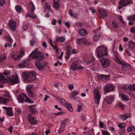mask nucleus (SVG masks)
I'll return each instance as SVG.
<instances>
[{
  "label": "nucleus",
  "instance_id": "f704fd0d",
  "mask_svg": "<svg viewBox=\"0 0 135 135\" xmlns=\"http://www.w3.org/2000/svg\"><path fill=\"white\" fill-rule=\"evenodd\" d=\"M129 90L130 91L135 90V84H134L132 85H130L128 87Z\"/></svg>",
  "mask_w": 135,
  "mask_h": 135
},
{
  "label": "nucleus",
  "instance_id": "603ef678",
  "mask_svg": "<svg viewBox=\"0 0 135 135\" xmlns=\"http://www.w3.org/2000/svg\"><path fill=\"white\" fill-rule=\"evenodd\" d=\"M89 9L90 11H91V12L93 13H94L96 12V10L94 9V8L93 7H90L89 8Z\"/></svg>",
  "mask_w": 135,
  "mask_h": 135
},
{
  "label": "nucleus",
  "instance_id": "e2e57ef3",
  "mask_svg": "<svg viewBox=\"0 0 135 135\" xmlns=\"http://www.w3.org/2000/svg\"><path fill=\"white\" fill-rule=\"evenodd\" d=\"M4 96L5 97H9V91L6 90L5 91V94H4Z\"/></svg>",
  "mask_w": 135,
  "mask_h": 135
},
{
  "label": "nucleus",
  "instance_id": "393cba45",
  "mask_svg": "<svg viewBox=\"0 0 135 135\" xmlns=\"http://www.w3.org/2000/svg\"><path fill=\"white\" fill-rule=\"evenodd\" d=\"M107 16V13L104 10L100 11L99 12V17L104 18L105 17Z\"/></svg>",
  "mask_w": 135,
  "mask_h": 135
},
{
  "label": "nucleus",
  "instance_id": "864d4df0",
  "mask_svg": "<svg viewBox=\"0 0 135 135\" xmlns=\"http://www.w3.org/2000/svg\"><path fill=\"white\" fill-rule=\"evenodd\" d=\"M10 71L9 70H6L3 72V74L5 75H7L10 73Z\"/></svg>",
  "mask_w": 135,
  "mask_h": 135
},
{
  "label": "nucleus",
  "instance_id": "de8ad7c7",
  "mask_svg": "<svg viewBox=\"0 0 135 135\" xmlns=\"http://www.w3.org/2000/svg\"><path fill=\"white\" fill-rule=\"evenodd\" d=\"M80 119L83 122H85L86 121L85 116L83 115H81L80 117Z\"/></svg>",
  "mask_w": 135,
  "mask_h": 135
},
{
  "label": "nucleus",
  "instance_id": "bb28decb",
  "mask_svg": "<svg viewBox=\"0 0 135 135\" xmlns=\"http://www.w3.org/2000/svg\"><path fill=\"white\" fill-rule=\"evenodd\" d=\"M114 60L117 63L120 65H122L124 63L123 62L120 61V59L117 56H115L113 58Z\"/></svg>",
  "mask_w": 135,
  "mask_h": 135
},
{
  "label": "nucleus",
  "instance_id": "ea45409f",
  "mask_svg": "<svg viewBox=\"0 0 135 135\" xmlns=\"http://www.w3.org/2000/svg\"><path fill=\"white\" fill-rule=\"evenodd\" d=\"M6 79L4 77L2 73H0V81L1 82H4Z\"/></svg>",
  "mask_w": 135,
  "mask_h": 135
},
{
  "label": "nucleus",
  "instance_id": "58836bf2",
  "mask_svg": "<svg viewBox=\"0 0 135 135\" xmlns=\"http://www.w3.org/2000/svg\"><path fill=\"white\" fill-rule=\"evenodd\" d=\"M118 18L119 19V20L120 21L122 22V23L124 25H126V22H124L123 21V18H122V16L120 15H119L118 16Z\"/></svg>",
  "mask_w": 135,
  "mask_h": 135
},
{
  "label": "nucleus",
  "instance_id": "b1692460",
  "mask_svg": "<svg viewBox=\"0 0 135 135\" xmlns=\"http://www.w3.org/2000/svg\"><path fill=\"white\" fill-rule=\"evenodd\" d=\"M128 48L133 51V49L135 48V43L132 41H130L129 42Z\"/></svg>",
  "mask_w": 135,
  "mask_h": 135
},
{
  "label": "nucleus",
  "instance_id": "f257e3e1",
  "mask_svg": "<svg viewBox=\"0 0 135 135\" xmlns=\"http://www.w3.org/2000/svg\"><path fill=\"white\" fill-rule=\"evenodd\" d=\"M40 50V48H36L29 55L30 60L37 59L35 64L37 68L40 71L41 70L44 68V67L41 66L40 61L43 60L45 58L44 56L41 53Z\"/></svg>",
  "mask_w": 135,
  "mask_h": 135
},
{
  "label": "nucleus",
  "instance_id": "69168bd1",
  "mask_svg": "<svg viewBox=\"0 0 135 135\" xmlns=\"http://www.w3.org/2000/svg\"><path fill=\"white\" fill-rule=\"evenodd\" d=\"M82 110V108L81 106L80 105H78V109L76 110L78 112H80Z\"/></svg>",
  "mask_w": 135,
  "mask_h": 135
},
{
  "label": "nucleus",
  "instance_id": "473e14b6",
  "mask_svg": "<svg viewBox=\"0 0 135 135\" xmlns=\"http://www.w3.org/2000/svg\"><path fill=\"white\" fill-rule=\"evenodd\" d=\"M118 127L122 131V133H124L125 131V127L122 123H120L118 125Z\"/></svg>",
  "mask_w": 135,
  "mask_h": 135
},
{
  "label": "nucleus",
  "instance_id": "aec40b11",
  "mask_svg": "<svg viewBox=\"0 0 135 135\" xmlns=\"http://www.w3.org/2000/svg\"><path fill=\"white\" fill-rule=\"evenodd\" d=\"M28 7L30 9V12L33 13L35 10V6L31 1L29 2L28 4Z\"/></svg>",
  "mask_w": 135,
  "mask_h": 135
},
{
  "label": "nucleus",
  "instance_id": "3c124183",
  "mask_svg": "<svg viewBox=\"0 0 135 135\" xmlns=\"http://www.w3.org/2000/svg\"><path fill=\"white\" fill-rule=\"evenodd\" d=\"M10 43H12L13 42V40L10 36H7L5 38Z\"/></svg>",
  "mask_w": 135,
  "mask_h": 135
},
{
  "label": "nucleus",
  "instance_id": "39448f33",
  "mask_svg": "<svg viewBox=\"0 0 135 135\" xmlns=\"http://www.w3.org/2000/svg\"><path fill=\"white\" fill-rule=\"evenodd\" d=\"M26 100L25 101L26 102L31 103H33V101L31 100L25 93H23L20 95L17 98V100L19 103H22L24 102V100Z\"/></svg>",
  "mask_w": 135,
  "mask_h": 135
},
{
  "label": "nucleus",
  "instance_id": "774afa93",
  "mask_svg": "<svg viewBox=\"0 0 135 135\" xmlns=\"http://www.w3.org/2000/svg\"><path fill=\"white\" fill-rule=\"evenodd\" d=\"M99 123L100 126V127L101 128H103L104 126H105V125L104 124V123L100 121H99Z\"/></svg>",
  "mask_w": 135,
  "mask_h": 135
},
{
  "label": "nucleus",
  "instance_id": "6e6552de",
  "mask_svg": "<svg viewBox=\"0 0 135 135\" xmlns=\"http://www.w3.org/2000/svg\"><path fill=\"white\" fill-rule=\"evenodd\" d=\"M131 0H120L119 2V6L118 8L120 10L123 7L126 6L131 3Z\"/></svg>",
  "mask_w": 135,
  "mask_h": 135
},
{
  "label": "nucleus",
  "instance_id": "13d9d810",
  "mask_svg": "<svg viewBox=\"0 0 135 135\" xmlns=\"http://www.w3.org/2000/svg\"><path fill=\"white\" fill-rule=\"evenodd\" d=\"M12 43H7L6 44H5L4 45V47L5 48H7L8 47H11L12 45Z\"/></svg>",
  "mask_w": 135,
  "mask_h": 135
},
{
  "label": "nucleus",
  "instance_id": "5701e85b",
  "mask_svg": "<svg viewBox=\"0 0 135 135\" xmlns=\"http://www.w3.org/2000/svg\"><path fill=\"white\" fill-rule=\"evenodd\" d=\"M122 65V68L124 70H129L132 68V66L127 63L126 64L124 63Z\"/></svg>",
  "mask_w": 135,
  "mask_h": 135
},
{
  "label": "nucleus",
  "instance_id": "4c0bfd02",
  "mask_svg": "<svg viewBox=\"0 0 135 135\" xmlns=\"http://www.w3.org/2000/svg\"><path fill=\"white\" fill-rule=\"evenodd\" d=\"M60 101L62 104L65 106H66L68 103V102L67 101L63 99H61Z\"/></svg>",
  "mask_w": 135,
  "mask_h": 135
},
{
  "label": "nucleus",
  "instance_id": "2f4dec72",
  "mask_svg": "<svg viewBox=\"0 0 135 135\" xmlns=\"http://www.w3.org/2000/svg\"><path fill=\"white\" fill-rule=\"evenodd\" d=\"M131 116V115L130 114L127 113L126 114L123 115L121 117V119L123 120H124L127 119L128 117H130Z\"/></svg>",
  "mask_w": 135,
  "mask_h": 135
},
{
  "label": "nucleus",
  "instance_id": "20e7f679",
  "mask_svg": "<svg viewBox=\"0 0 135 135\" xmlns=\"http://www.w3.org/2000/svg\"><path fill=\"white\" fill-rule=\"evenodd\" d=\"M24 54V52L22 50L19 52L14 51L11 52L10 56L12 59L15 61H17L20 59Z\"/></svg>",
  "mask_w": 135,
  "mask_h": 135
},
{
  "label": "nucleus",
  "instance_id": "680f3d73",
  "mask_svg": "<svg viewBox=\"0 0 135 135\" xmlns=\"http://www.w3.org/2000/svg\"><path fill=\"white\" fill-rule=\"evenodd\" d=\"M106 75H104L103 74H101L100 75H99L98 76V78L99 79H103V78H104L105 77Z\"/></svg>",
  "mask_w": 135,
  "mask_h": 135
},
{
  "label": "nucleus",
  "instance_id": "cd10ccee",
  "mask_svg": "<svg viewBox=\"0 0 135 135\" xmlns=\"http://www.w3.org/2000/svg\"><path fill=\"white\" fill-rule=\"evenodd\" d=\"M65 107L69 112H72L73 111L74 109L71 104L68 103Z\"/></svg>",
  "mask_w": 135,
  "mask_h": 135
},
{
  "label": "nucleus",
  "instance_id": "c03bdc74",
  "mask_svg": "<svg viewBox=\"0 0 135 135\" xmlns=\"http://www.w3.org/2000/svg\"><path fill=\"white\" fill-rule=\"evenodd\" d=\"M15 9L16 11L17 12H19L21 11V8L20 6H16Z\"/></svg>",
  "mask_w": 135,
  "mask_h": 135
},
{
  "label": "nucleus",
  "instance_id": "5fc2aeb1",
  "mask_svg": "<svg viewBox=\"0 0 135 135\" xmlns=\"http://www.w3.org/2000/svg\"><path fill=\"white\" fill-rule=\"evenodd\" d=\"M78 93L79 92L78 91H73L71 93V97H74L77 95Z\"/></svg>",
  "mask_w": 135,
  "mask_h": 135
},
{
  "label": "nucleus",
  "instance_id": "7c9ffc66",
  "mask_svg": "<svg viewBox=\"0 0 135 135\" xmlns=\"http://www.w3.org/2000/svg\"><path fill=\"white\" fill-rule=\"evenodd\" d=\"M85 40V38H78L77 40V43L79 45H81L84 43Z\"/></svg>",
  "mask_w": 135,
  "mask_h": 135
},
{
  "label": "nucleus",
  "instance_id": "6e6d98bb",
  "mask_svg": "<svg viewBox=\"0 0 135 135\" xmlns=\"http://www.w3.org/2000/svg\"><path fill=\"white\" fill-rule=\"evenodd\" d=\"M51 5L50 4H48L46 3V9H47L49 12L51 11L50 9Z\"/></svg>",
  "mask_w": 135,
  "mask_h": 135
},
{
  "label": "nucleus",
  "instance_id": "4d7b16f0",
  "mask_svg": "<svg viewBox=\"0 0 135 135\" xmlns=\"http://www.w3.org/2000/svg\"><path fill=\"white\" fill-rule=\"evenodd\" d=\"M69 13L70 16L72 17H76V15L74 14H73L70 10H69Z\"/></svg>",
  "mask_w": 135,
  "mask_h": 135
},
{
  "label": "nucleus",
  "instance_id": "1a4fd4ad",
  "mask_svg": "<svg viewBox=\"0 0 135 135\" xmlns=\"http://www.w3.org/2000/svg\"><path fill=\"white\" fill-rule=\"evenodd\" d=\"M27 118L28 121L32 124H36L38 121L36 117L32 116L31 114L29 115Z\"/></svg>",
  "mask_w": 135,
  "mask_h": 135
},
{
  "label": "nucleus",
  "instance_id": "8fccbe9b",
  "mask_svg": "<svg viewBox=\"0 0 135 135\" xmlns=\"http://www.w3.org/2000/svg\"><path fill=\"white\" fill-rule=\"evenodd\" d=\"M127 130L128 132H130L133 130H135V127H128L127 128Z\"/></svg>",
  "mask_w": 135,
  "mask_h": 135
},
{
  "label": "nucleus",
  "instance_id": "37998d69",
  "mask_svg": "<svg viewBox=\"0 0 135 135\" xmlns=\"http://www.w3.org/2000/svg\"><path fill=\"white\" fill-rule=\"evenodd\" d=\"M65 127V123L64 122L62 123L61 124L60 128L59 131V132L60 131H61V130H62Z\"/></svg>",
  "mask_w": 135,
  "mask_h": 135
},
{
  "label": "nucleus",
  "instance_id": "ddd939ff",
  "mask_svg": "<svg viewBox=\"0 0 135 135\" xmlns=\"http://www.w3.org/2000/svg\"><path fill=\"white\" fill-rule=\"evenodd\" d=\"M29 64V61L25 60L21 61V63L19 64L18 65L20 68H26Z\"/></svg>",
  "mask_w": 135,
  "mask_h": 135
},
{
  "label": "nucleus",
  "instance_id": "4468645a",
  "mask_svg": "<svg viewBox=\"0 0 135 135\" xmlns=\"http://www.w3.org/2000/svg\"><path fill=\"white\" fill-rule=\"evenodd\" d=\"M82 60L83 62L86 63L87 64H89L90 63L92 62L93 64H94L95 63V59L94 57H93L91 59V61L89 60L88 57H84L83 58Z\"/></svg>",
  "mask_w": 135,
  "mask_h": 135
},
{
  "label": "nucleus",
  "instance_id": "a19ab883",
  "mask_svg": "<svg viewBox=\"0 0 135 135\" xmlns=\"http://www.w3.org/2000/svg\"><path fill=\"white\" fill-rule=\"evenodd\" d=\"M128 19L131 21H133L135 20V14L134 15L128 16Z\"/></svg>",
  "mask_w": 135,
  "mask_h": 135
},
{
  "label": "nucleus",
  "instance_id": "0eeeda50",
  "mask_svg": "<svg viewBox=\"0 0 135 135\" xmlns=\"http://www.w3.org/2000/svg\"><path fill=\"white\" fill-rule=\"evenodd\" d=\"M8 81L12 85H14L20 82L19 79L17 75L10 76L8 78Z\"/></svg>",
  "mask_w": 135,
  "mask_h": 135
},
{
  "label": "nucleus",
  "instance_id": "0e129e2a",
  "mask_svg": "<svg viewBox=\"0 0 135 135\" xmlns=\"http://www.w3.org/2000/svg\"><path fill=\"white\" fill-rule=\"evenodd\" d=\"M5 3V0H0V6H2Z\"/></svg>",
  "mask_w": 135,
  "mask_h": 135
},
{
  "label": "nucleus",
  "instance_id": "a211bd4d",
  "mask_svg": "<svg viewBox=\"0 0 135 135\" xmlns=\"http://www.w3.org/2000/svg\"><path fill=\"white\" fill-rule=\"evenodd\" d=\"M49 42L51 46L52 47L53 49L56 51L55 53H57L59 51V48L55 46V44L54 43H53L52 40L51 39H49Z\"/></svg>",
  "mask_w": 135,
  "mask_h": 135
},
{
  "label": "nucleus",
  "instance_id": "c9c22d12",
  "mask_svg": "<svg viewBox=\"0 0 135 135\" xmlns=\"http://www.w3.org/2000/svg\"><path fill=\"white\" fill-rule=\"evenodd\" d=\"M8 99L7 98H3L0 97V102L4 103H6L8 101Z\"/></svg>",
  "mask_w": 135,
  "mask_h": 135
},
{
  "label": "nucleus",
  "instance_id": "4be33fe9",
  "mask_svg": "<svg viewBox=\"0 0 135 135\" xmlns=\"http://www.w3.org/2000/svg\"><path fill=\"white\" fill-rule=\"evenodd\" d=\"M119 97L121 98L123 101H128L129 100V98L126 95L122 93H119Z\"/></svg>",
  "mask_w": 135,
  "mask_h": 135
},
{
  "label": "nucleus",
  "instance_id": "72a5a7b5",
  "mask_svg": "<svg viewBox=\"0 0 135 135\" xmlns=\"http://www.w3.org/2000/svg\"><path fill=\"white\" fill-rule=\"evenodd\" d=\"M65 40V38L64 37H58L55 40L56 42H64Z\"/></svg>",
  "mask_w": 135,
  "mask_h": 135
},
{
  "label": "nucleus",
  "instance_id": "f3484780",
  "mask_svg": "<svg viewBox=\"0 0 135 135\" xmlns=\"http://www.w3.org/2000/svg\"><path fill=\"white\" fill-rule=\"evenodd\" d=\"M101 34L99 32H96L94 34L93 37V41L95 42L98 41L99 40Z\"/></svg>",
  "mask_w": 135,
  "mask_h": 135
},
{
  "label": "nucleus",
  "instance_id": "c756f323",
  "mask_svg": "<svg viewBox=\"0 0 135 135\" xmlns=\"http://www.w3.org/2000/svg\"><path fill=\"white\" fill-rule=\"evenodd\" d=\"M54 7L56 9H58L60 6L59 4L58 1L57 0H54Z\"/></svg>",
  "mask_w": 135,
  "mask_h": 135
},
{
  "label": "nucleus",
  "instance_id": "7ed1b4c3",
  "mask_svg": "<svg viewBox=\"0 0 135 135\" xmlns=\"http://www.w3.org/2000/svg\"><path fill=\"white\" fill-rule=\"evenodd\" d=\"M23 75L25 80L28 81H31L36 79V76L37 74L35 72L33 71L30 72H24Z\"/></svg>",
  "mask_w": 135,
  "mask_h": 135
},
{
  "label": "nucleus",
  "instance_id": "f8f14e48",
  "mask_svg": "<svg viewBox=\"0 0 135 135\" xmlns=\"http://www.w3.org/2000/svg\"><path fill=\"white\" fill-rule=\"evenodd\" d=\"M114 89L113 85L112 84H108L105 86L104 88V90L106 93L109 91L113 90Z\"/></svg>",
  "mask_w": 135,
  "mask_h": 135
},
{
  "label": "nucleus",
  "instance_id": "e433bc0d",
  "mask_svg": "<svg viewBox=\"0 0 135 135\" xmlns=\"http://www.w3.org/2000/svg\"><path fill=\"white\" fill-rule=\"evenodd\" d=\"M6 58V56L4 55H0V63L4 61Z\"/></svg>",
  "mask_w": 135,
  "mask_h": 135
},
{
  "label": "nucleus",
  "instance_id": "a18cd8bd",
  "mask_svg": "<svg viewBox=\"0 0 135 135\" xmlns=\"http://www.w3.org/2000/svg\"><path fill=\"white\" fill-rule=\"evenodd\" d=\"M102 135H110L109 132L105 131H102Z\"/></svg>",
  "mask_w": 135,
  "mask_h": 135
},
{
  "label": "nucleus",
  "instance_id": "9b49d317",
  "mask_svg": "<svg viewBox=\"0 0 135 135\" xmlns=\"http://www.w3.org/2000/svg\"><path fill=\"white\" fill-rule=\"evenodd\" d=\"M26 17H28L32 18L33 21L37 23H38L39 22L36 16L34 14H31L30 12H28L26 15Z\"/></svg>",
  "mask_w": 135,
  "mask_h": 135
},
{
  "label": "nucleus",
  "instance_id": "a878e982",
  "mask_svg": "<svg viewBox=\"0 0 135 135\" xmlns=\"http://www.w3.org/2000/svg\"><path fill=\"white\" fill-rule=\"evenodd\" d=\"M27 92L30 97H33L32 92L31 91V86L30 85L27 86L26 87Z\"/></svg>",
  "mask_w": 135,
  "mask_h": 135
},
{
  "label": "nucleus",
  "instance_id": "dca6fc26",
  "mask_svg": "<svg viewBox=\"0 0 135 135\" xmlns=\"http://www.w3.org/2000/svg\"><path fill=\"white\" fill-rule=\"evenodd\" d=\"M2 108L6 110V113L8 114L11 116H12L13 115L12 112V110L11 108L6 107H2Z\"/></svg>",
  "mask_w": 135,
  "mask_h": 135
},
{
  "label": "nucleus",
  "instance_id": "09e8293b",
  "mask_svg": "<svg viewBox=\"0 0 135 135\" xmlns=\"http://www.w3.org/2000/svg\"><path fill=\"white\" fill-rule=\"evenodd\" d=\"M71 49V48L69 46H66L65 48V49L67 51V53L68 54H69L70 52V51Z\"/></svg>",
  "mask_w": 135,
  "mask_h": 135
},
{
  "label": "nucleus",
  "instance_id": "412c9836",
  "mask_svg": "<svg viewBox=\"0 0 135 135\" xmlns=\"http://www.w3.org/2000/svg\"><path fill=\"white\" fill-rule=\"evenodd\" d=\"M78 66V62L77 61L74 62L71 65L70 69L74 71L76 69H77Z\"/></svg>",
  "mask_w": 135,
  "mask_h": 135
},
{
  "label": "nucleus",
  "instance_id": "bf43d9fd",
  "mask_svg": "<svg viewBox=\"0 0 135 135\" xmlns=\"http://www.w3.org/2000/svg\"><path fill=\"white\" fill-rule=\"evenodd\" d=\"M130 32L133 34H135V28L133 27L131 28L130 29Z\"/></svg>",
  "mask_w": 135,
  "mask_h": 135
},
{
  "label": "nucleus",
  "instance_id": "c85d7f7f",
  "mask_svg": "<svg viewBox=\"0 0 135 135\" xmlns=\"http://www.w3.org/2000/svg\"><path fill=\"white\" fill-rule=\"evenodd\" d=\"M80 34L83 36H85L87 34L86 31L83 28L80 29L79 31Z\"/></svg>",
  "mask_w": 135,
  "mask_h": 135
},
{
  "label": "nucleus",
  "instance_id": "9d476101",
  "mask_svg": "<svg viewBox=\"0 0 135 135\" xmlns=\"http://www.w3.org/2000/svg\"><path fill=\"white\" fill-rule=\"evenodd\" d=\"M99 61L101 62L102 66L104 68L108 66L110 63V61L108 59L104 57L99 59Z\"/></svg>",
  "mask_w": 135,
  "mask_h": 135
},
{
  "label": "nucleus",
  "instance_id": "052dcab7",
  "mask_svg": "<svg viewBox=\"0 0 135 135\" xmlns=\"http://www.w3.org/2000/svg\"><path fill=\"white\" fill-rule=\"evenodd\" d=\"M64 114V112H59L57 113H55V115H56L60 116L63 115Z\"/></svg>",
  "mask_w": 135,
  "mask_h": 135
},
{
  "label": "nucleus",
  "instance_id": "f03ea898",
  "mask_svg": "<svg viewBox=\"0 0 135 135\" xmlns=\"http://www.w3.org/2000/svg\"><path fill=\"white\" fill-rule=\"evenodd\" d=\"M108 49L105 46L101 45L98 46L95 50L96 54L98 58L106 56L108 54Z\"/></svg>",
  "mask_w": 135,
  "mask_h": 135
},
{
  "label": "nucleus",
  "instance_id": "79ce46f5",
  "mask_svg": "<svg viewBox=\"0 0 135 135\" xmlns=\"http://www.w3.org/2000/svg\"><path fill=\"white\" fill-rule=\"evenodd\" d=\"M85 41H84V44L85 45H88L91 44V43L89 40L86 38H85Z\"/></svg>",
  "mask_w": 135,
  "mask_h": 135
},
{
  "label": "nucleus",
  "instance_id": "338daca9",
  "mask_svg": "<svg viewBox=\"0 0 135 135\" xmlns=\"http://www.w3.org/2000/svg\"><path fill=\"white\" fill-rule=\"evenodd\" d=\"M68 87L69 89L72 90L74 89V86L73 85L69 84L68 85Z\"/></svg>",
  "mask_w": 135,
  "mask_h": 135
},
{
  "label": "nucleus",
  "instance_id": "2eb2a0df",
  "mask_svg": "<svg viewBox=\"0 0 135 135\" xmlns=\"http://www.w3.org/2000/svg\"><path fill=\"white\" fill-rule=\"evenodd\" d=\"M16 22L13 21L11 20L8 23V25L11 29L15 30L16 26Z\"/></svg>",
  "mask_w": 135,
  "mask_h": 135
},
{
  "label": "nucleus",
  "instance_id": "423d86ee",
  "mask_svg": "<svg viewBox=\"0 0 135 135\" xmlns=\"http://www.w3.org/2000/svg\"><path fill=\"white\" fill-rule=\"evenodd\" d=\"M93 95L95 103L96 104H99L101 98V95L98 89H94Z\"/></svg>",
  "mask_w": 135,
  "mask_h": 135
},
{
  "label": "nucleus",
  "instance_id": "6ab92c4d",
  "mask_svg": "<svg viewBox=\"0 0 135 135\" xmlns=\"http://www.w3.org/2000/svg\"><path fill=\"white\" fill-rule=\"evenodd\" d=\"M114 99V97L113 96H107L105 98L107 103L109 104H111L113 102Z\"/></svg>",
  "mask_w": 135,
  "mask_h": 135
},
{
  "label": "nucleus",
  "instance_id": "49530a36",
  "mask_svg": "<svg viewBox=\"0 0 135 135\" xmlns=\"http://www.w3.org/2000/svg\"><path fill=\"white\" fill-rule=\"evenodd\" d=\"M112 26L114 28H118L119 26L117 25L115 22H113L112 23Z\"/></svg>",
  "mask_w": 135,
  "mask_h": 135
}]
</instances>
